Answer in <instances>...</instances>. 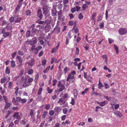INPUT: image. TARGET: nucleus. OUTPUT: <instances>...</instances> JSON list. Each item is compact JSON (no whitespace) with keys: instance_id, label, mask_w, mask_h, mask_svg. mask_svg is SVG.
Segmentation results:
<instances>
[{"instance_id":"nucleus-1","label":"nucleus","mask_w":127,"mask_h":127,"mask_svg":"<svg viewBox=\"0 0 127 127\" xmlns=\"http://www.w3.org/2000/svg\"><path fill=\"white\" fill-rule=\"evenodd\" d=\"M43 13L44 14L45 16L46 17V19L47 16H49L50 13L49 9L46 7L43 6Z\"/></svg>"},{"instance_id":"nucleus-2","label":"nucleus","mask_w":127,"mask_h":127,"mask_svg":"<svg viewBox=\"0 0 127 127\" xmlns=\"http://www.w3.org/2000/svg\"><path fill=\"white\" fill-rule=\"evenodd\" d=\"M58 87H59V91L60 92L63 91L65 89L64 84H62L61 82L60 81H59L58 82Z\"/></svg>"},{"instance_id":"nucleus-3","label":"nucleus","mask_w":127,"mask_h":127,"mask_svg":"<svg viewBox=\"0 0 127 127\" xmlns=\"http://www.w3.org/2000/svg\"><path fill=\"white\" fill-rule=\"evenodd\" d=\"M37 17L39 20H41L43 17V15L42 14V11L40 8L38 9L36 11Z\"/></svg>"},{"instance_id":"nucleus-4","label":"nucleus","mask_w":127,"mask_h":127,"mask_svg":"<svg viewBox=\"0 0 127 127\" xmlns=\"http://www.w3.org/2000/svg\"><path fill=\"white\" fill-rule=\"evenodd\" d=\"M118 32L121 35H123L127 33V29L125 28H121L118 30Z\"/></svg>"},{"instance_id":"nucleus-5","label":"nucleus","mask_w":127,"mask_h":127,"mask_svg":"<svg viewBox=\"0 0 127 127\" xmlns=\"http://www.w3.org/2000/svg\"><path fill=\"white\" fill-rule=\"evenodd\" d=\"M16 99L17 101L18 102H19L22 104L25 103L27 101V100L26 98L22 99L20 97H17Z\"/></svg>"},{"instance_id":"nucleus-6","label":"nucleus","mask_w":127,"mask_h":127,"mask_svg":"<svg viewBox=\"0 0 127 127\" xmlns=\"http://www.w3.org/2000/svg\"><path fill=\"white\" fill-rule=\"evenodd\" d=\"M37 42V40L36 37L33 38L31 40H30L29 42V44L31 45H35L34 44L36 43Z\"/></svg>"},{"instance_id":"nucleus-7","label":"nucleus","mask_w":127,"mask_h":127,"mask_svg":"<svg viewBox=\"0 0 127 127\" xmlns=\"http://www.w3.org/2000/svg\"><path fill=\"white\" fill-rule=\"evenodd\" d=\"M52 20V17L50 16H49L48 17L47 19L45 21V23L46 25H50Z\"/></svg>"},{"instance_id":"nucleus-8","label":"nucleus","mask_w":127,"mask_h":127,"mask_svg":"<svg viewBox=\"0 0 127 127\" xmlns=\"http://www.w3.org/2000/svg\"><path fill=\"white\" fill-rule=\"evenodd\" d=\"M50 25H46L44 28L45 32H49L50 30Z\"/></svg>"},{"instance_id":"nucleus-9","label":"nucleus","mask_w":127,"mask_h":127,"mask_svg":"<svg viewBox=\"0 0 127 127\" xmlns=\"http://www.w3.org/2000/svg\"><path fill=\"white\" fill-rule=\"evenodd\" d=\"M51 14L53 16H57V11L55 8H54L51 9Z\"/></svg>"},{"instance_id":"nucleus-10","label":"nucleus","mask_w":127,"mask_h":127,"mask_svg":"<svg viewBox=\"0 0 127 127\" xmlns=\"http://www.w3.org/2000/svg\"><path fill=\"white\" fill-rule=\"evenodd\" d=\"M35 45L32 46L31 49L32 51L34 53V54H36L38 53V51L36 49V48H35Z\"/></svg>"},{"instance_id":"nucleus-11","label":"nucleus","mask_w":127,"mask_h":127,"mask_svg":"<svg viewBox=\"0 0 127 127\" xmlns=\"http://www.w3.org/2000/svg\"><path fill=\"white\" fill-rule=\"evenodd\" d=\"M99 105L101 106H103L108 103V102L106 101H104L103 102H97Z\"/></svg>"},{"instance_id":"nucleus-12","label":"nucleus","mask_w":127,"mask_h":127,"mask_svg":"<svg viewBox=\"0 0 127 127\" xmlns=\"http://www.w3.org/2000/svg\"><path fill=\"white\" fill-rule=\"evenodd\" d=\"M114 113L116 116L118 117H121L122 116V114L120 112L118 111H115L114 112Z\"/></svg>"},{"instance_id":"nucleus-13","label":"nucleus","mask_w":127,"mask_h":127,"mask_svg":"<svg viewBox=\"0 0 127 127\" xmlns=\"http://www.w3.org/2000/svg\"><path fill=\"white\" fill-rule=\"evenodd\" d=\"M62 12L61 10H60L58 12L57 15L58 20H60L61 19L62 17Z\"/></svg>"},{"instance_id":"nucleus-14","label":"nucleus","mask_w":127,"mask_h":127,"mask_svg":"<svg viewBox=\"0 0 127 127\" xmlns=\"http://www.w3.org/2000/svg\"><path fill=\"white\" fill-rule=\"evenodd\" d=\"M22 19V18L21 17H18V16L17 15L16 16V19L15 21V23H18L20 22Z\"/></svg>"},{"instance_id":"nucleus-15","label":"nucleus","mask_w":127,"mask_h":127,"mask_svg":"<svg viewBox=\"0 0 127 127\" xmlns=\"http://www.w3.org/2000/svg\"><path fill=\"white\" fill-rule=\"evenodd\" d=\"M6 105H5L4 107V108L5 109H7L8 108H9L12 104L10 102H6V103H5Z\"/></svg>"},{"instance_id":"nucleus-16","label":"nucleus","mask_w":127,"mask_h":127,"mask_svg":"<svg viewBox=\"0 0 127 127\" xmlns=\"http://www.w3.org/2000/svg\"><path fill=\"white\" fill-rule=\"evenodd\" d=\"M54 110L57 113H59L62 110L60 107L56 106L54 108Z\"/></svg>"},{"instance_id":"nucleus-17","label":"nucleus","mask_w":127,"mask_h":127,"mask_svg":"<svg viewBox=\"0 0 127 127\" xmlns=\"http://www.w3.org/2000/svg\"><path fill=\"white\" fill-rule=\"evenodd\" d=\"M35 114V112H34V111L33 110H30V115L31 116V117H34Z\"/></svg>"},{"instance_id":"nucleus-18","label":"nucleus","mask_w":127,"mask_h":127,"mask_svg":"<svg viewBox=\"0 0 127 127\" xmlns=\"http://www.w3.org/2000/svg\"><path fill=\"white\" fill-rule=\"evenodd\" d=\"M60 28L58 27H56L54 29V30L58 33L60 32Z\"/></svg>"},{"instance_id":"nucleus-19","label":"nucleus","mask_w":127,"mask_h":127,"mask_svg":"<svg viewBox=\"0 0 127 127\" xmlns=\"http://www.w3.org/2000/svg\"><path fill=\"white\" fill-rule=\"evenodd\" d=\"M71 31H70L68 32L67 35L66 37V38L70 39L71 38Z\"/></svg>"},{"instance_id":"nucleus-20","label":"nucleus","mask_w":127,"mask_h":127,"mask_svg":"<svg viewBox=\"0 0 127 127\" xmlns=\"http://www.w3.org/2000/svg\"><path fill=\"white\" fill-rule=\"evenodd\" d=\"M48 114V111H44L42 115V118L43 119H44L45 118L46 116Z\"/></svg>"},{"instance_id":"nucleus-21","label":"nucleus","mask_w":127,"mask_h":127,"mask_svg":"<svg viewBox=\"0 0 127 127\" xmlns=\"http://www.w3.org/2000/svg\"><path fill=\"white\" fill-rule=\"evenodd\" d=\"M12 102H13L14 104L15 105H18L19 103H18V102L15 98H13L12 100Z\"/></svg>"},{"instance_id":"nucleus-22","label":"nucleus","mask_w":127,"mask_h":127,"mask_svg":"<svg viewBox=\"0 0 127 127\" xmlns=\"http://www.w3.org/2000/svg\"><path fill=\"white\" fill-rule=\"evenodd\" d=\"M10 69L8 67H6L5 70V73L6 74H9L10 73Z\"/></svg>"},{"instance_id":"nucleus-23","label":"nucleus","mask_w":127,"mask_h":127,"mask_svg":"<svg viewBox=\"0 0 127 127\" xmlns=\"http://www.w3.org/2000/svg\"><path fill=\"white\" fill-rule=\"evenodd\" d=\"M21 78V79L20 81V82L22 83H26V78L23 76H22Z\"/></svg>"},{"instance_id":"nucleus-24","label":"nucleus","mask_w":127,"mask_h":127,"mask_svg":"<svg viewBox=\"0 0 127 127\" xmlns=\"http://www.w3.org/2000/svg\"><path fill=\"white\" fill-rule=\"evenodd\" d=\"M114 46L117 54H118L119 52L118 47L115 44L114 45Z\"/></svg>"},{"instance_id":"nucleus-25","label":"nucleus","mask_w":127,"mask_h":127,"mask_svg":"<svg viewBox=\"0 0 127 127\" xmlns=\"http://www.w3.org/2000/svg\"><path fill=\"white\" fill-rule=\"evenodd\" d=\"M87 80V81L89 82H91L92 81L93 78L90 76V75L88 76V77L86 78Z\"/></svg>"},{"instance_id":"nucleus-26","label":"nucleus","mask_w":127,"mask_h":127,"mask_svg":"<svg viewBox=\"0 0 127 127\" xmlns=\"http://www.w3.org/2000/svg\"><path fill=\"white\" fill-rule=\"evenodd\" d=\"M31 13V11L29 10H27L26 11L25 14L27 16H30Z\"/></svg>"},{"instance_id":"nucleus-27","label":"nucleus","mask_w":127,"mask_h":127,"mask_svg":"<svg viewBox=\"0 0 127 127\" xmlns=\"http://www.w3.org/2000/svg\"><path fill=\"white\" fill-rule=\"evenodd\" d=\"M34 64V59H32L30 62L29 63V65L31 66L33 65Z\"/></svg>"},{"instance_id":"nucleus-28","label":"nucleus","mask_w":127,"mask_h":127,"mask_svg":"<svg viewBox=\"0 0 127 127\" xmlns=\"http://www.w3.org/2000/svg\"><path fill=\"white\" fill-rule=\"evenodd\" d=\"M31 35V33L30 30L28 31H27L26 33V36L27 38L29 37Z\"/></svg>"},{"instance_id":"nucleus-29","label":"nucleus","mask_w":127,"mask_h":127,"mask_svg":"<svg viewBox=\"0 0 127 127\" xmlns=\"http://www.w3.org/2000/svg\"><path fill=\"white\" fill-rule=\"evenodd\" d=\"M6 78L5 77L2 78L1 79L0 83L1 84L4 83L6 81Z\"/></svg>"},{"instance_id":"nucleus-30","label":"nucleus","mask_w":127,"mask_h":127,"mask_svg":"<svg viewBox=\"0 0 127 127\" xmlns=\"http://www.w3.org/2000/svg\"><path fill=\"white\" fill-rule=\"evenodd\" d=\"M11 67L12 68L15 67V62L14 61L12 60L11 61Z\"/></svg>"},{"instance_id":"nucleus-31","label":"nucleus","mask_w":127,"mask_h":127,"mask_svg":"<svg viewBox=\"0 0 127 127\" xmlns=\"http://www.w3.org/2000/svg\"><path fill=\"white\" fill-rule=\"evenodd\" d=\"M6 28L7 30H10L12 28L11 26L9 24H7L6 26Z\"/></svg>"},{"instance_id":"nucleus-32","label":"nucleus","mask_w":127,"mask_h":127,"mask_svg":"<svg viewBox=\"0 0 127 127\" xmlns=\"http://www.w3.org/2000/svg\"><path fill=\"white\" fill-rule=\"evenodd\" d=\"M96 16V12H94L93 13V14L92 15V19H95V17Z\"/></svg>"},{"instance_id":"nucleus-33","label":"nucleus","mask_w":127,"mask_h":127,"mask_svg":"<svg viewBox=\"0 0 127 127\" xmlns=\"http://www.w3.org/2000/svg\"><path fill=\"white\" fill-rule=\"evenodd\" d=\"M33 70L32 69H30L28 71V73L29 75H31L33 73Z\"/></svg>"},{"instance_id":"nucleus-34","label":"nucleus","mask_w":127,"mask_h":127,"mask_svg":"<svg viewBox=\"0 0 127 127\" xmlns=\"http://www.w3.org/2000/svg\"><path fill=\"white\" fill-rule=\"evenodd\" d=\"M104 23L103 21L101 22L99 26L101 29H102L104 27Z\"/></svg>"},{"instance_id":"nucleus-35","label":"nucleus","mask_w":127,"mask_h":127,"mask_svg":"<svg viewBox=\"0 0 127 127\" xmlns=\"http://www.w3.org/2000/svg\"><path fill=\"white\" fill-rule=\"evenodd\" d=\"M39 19L36 21V22L38 23V24H43L45 23V21L39 20Z\"/></svg>"},{"instance_id":"nucleus-36","label":"nucleus","mask_w":127,"mask_h":127,"mask_svg":"<svg viewBox=\"0 0 127 127\" xmlns=\"http://www.w3.org/2000/svg\"><path fill=\"white\" fill-rule=\"evenodd\" d=\"M47 90L48 91V92L49 94H50L53 92V90L52 89H50L49 87H47Z\"/></svg>"},{"instance_id":"nucleus-37","label":"nucleus","mask_w":127,"mask_h":127,"mask_svg":"<svg viewBox=\"0 0 127 127\" xmlns=\"http://www.w3.org/2000/svg\"><path fill=\"white\" fill-rule=\"evenodd\" d=\"M10 33L9 32H6L3 34V36L5 37H6L10 35Z\"/></svg>"},{"instance_id":"nucleus-38","label":"nucleus","mask_w":127,"mask_h":127,"mask_svg":"<svg viewBox=\"0 0 127 127\" xmlns=\"http://www.w3.org/2000/svg\"><path fill=\"white\" fill-rule=\"evenodd\" d=\"M89 90L88 88H86L81 93V94L82 95H84L85 93H87V92Z\"/></svg>"},{"instance_id":"nucleus-39","label":"nucleus","mask_w":127,"mask_h":127,"mask_svg":"<svg viewBox=\"0 0 127 127\" xmlns=\"http://www.w3.org/2000/svg\"><path fill=\"white\" fill-rule=\"evenodd\" d=\"M68 77H69V79H70L72 80H73V79H74V77L73 75H72V74L71 73H70L68 75Z\"/></svg>"},{"instance_id":"nucleus-40","label":"nucleus","mask_w":127,"mask_h":127,"mask_svg":"<svg viewBox=\"0 0 127 127\" xmlns=\"http://www.w3.org/2000/svg\"><path fill=\"white\" fill-rule=\"evenodd\" d=\"M50 68V66H49L47 67L46 69L43 71V72L44 73H45L48 72V71L49 70Z\"/></svg>"},{"instance_id":"nucleus-41","label":"nucleus","mask_w":127,"mask_h":127,"mask_svg":"<svg viewBox=\"0 0 127 127\" xmlns=\"http://www.w3.org/2000/svg\"><path fill=\"white\" fill-rule=\"evenodd\" d=\"M39 75L38 74H37L35 76V78L34 79V81L35 83H36L38 79Z\"/></svg>"},{"instance_id":"nucleus-42","label":"nucleus","mask_w":127,"mask_h":127,"mask_svg":"<svg viewBox=\"0 0 127 127\" xmlns=\"http://www.w3.org/2000/svg\"><path fill=\"white\" fill-rule=\"evenodd\" d=\"M55 113V112L53 110H51L49 111V114L51 116H52Z\"/></svg>"},{"instance_id":"nucleus-43","label":"nucleus","mask_w":127,"mask_h":127,"mask_svg":"<svg viewBox=\"0 0 127 127\" xmlns=\"http://www.w3.org/2000/svg\"><path fill=\"white\" fill-rule=\"evenodd\" d=\"M68 0H63V2L64 4V5L65 6H66L67 5L66 4L68 3Z\"/></svg>"},{"instance_id":"nucleus-44","label":"nucleus","mask_w":127,"mask_h":127,"mask_svg":"<svg viewBox=\"0 0 127 127\" xmlns=\"http://www.w3.org/2000/svg\"><path fill=\"white\" fill-rule=\"evenodd\" d=\"M50 107V105L49 104H46L45 106V108L46 110L49 109Z\"/></svg>"},{"instance_id":"nucleus-45","label":"nucleus","mask_w":127,"mask_h":127,"mask_svg":"<svg viewBox=\"0 0 127 127\" xmlns=\"http://www.w3.org/2000/svg\"><path fill=\"white\" fill-rule=\"evenodd\" d=\"M14 21L15 19L14 17H11L10 18L9 21L11 23L14 22Z\"/></svg>"},{"instance_id":"nucleus-46","label":"nucleus","mask_w":127,"mask_h":127,"mask_svg":"<svg viewBox=\"0 0 127 127\" xmlns=\"http://www.w3.org/2000/svg\"><path fill=\"white\" fill-rule=\"evenodd\" d=\"M98 88L100 89H101V88L103 87V86L102 83H98Z\"/></svg>"},{"instance_id":"nucleus-47","label":"nucleus","mask_w":127,"mask_h":127,"mask_svg":"<svg viewBox=\"0 0 127 127\" xmlns=\"http://www.w3.org/2000/svg\"><path fill=\"white\" fill-rule=\"evenodd\" d=\"M24 69H22L20 71V72L19 75V76L20 77L23 74V72H24Z\"/></svg>"},{"instance_id":"nucleus-48","label":"nucleus","mask_w":127,"mask_h":127,"mask_svg":"<svg viewBox=\"0 0 127 127\" xmlns=\"http://www.w3.org/2000/svg\"><path fill=\"white\" fill-rule=\"evenodd\" d=\"M20 9V8L17 6L15 8V13L16 14L17 12L19 11V10Z\"/></svg>"},{"instance_id":"nucleus-49","label":"nucleus","mask_w":127,"mask_h":127,"mask_svg":"<svg viewBox=\"0 0 127 127\" xmlns=\"http://www.w3.org/2000/svg\"><path fill=\"white\" fill-rule=\"evenodd\" d=\"M3 97L5 103H6V102H8V100L7 98L6 97V96L3 95Z\"/></svg>"},{"instance_id":"nucleus-50","label":"nucleus","mask_w":127,"mask_h":127,"mask_svg":"<svg viewBox=\"0 0 127 127\" xmlns=\"http://www.w3.org/2000/svg\"><path fill=\"white\" fill-rule=\"evenodd\" d=\"M82 13H80L78 16V17L79 19L80 20H81L83 19V16L82 15Z\"/></svg>"},{"instance_id":"nucleus-51","label":"nucleus","mask_w":127,"mask_h":127,"mask_svg":"<svg viewBox=\"0 0 127 127\" xmlns=\"http://www.w3.org/2000/svg\"><path fill=\"white\" fill-rule=\"evenodd\" d=\"M13 84V83L11 82H10L8 83L9 86H8V88L9 89H11L12 88V86Z\"/></svg>"},{"instance_id":"nucleus-52","label":"nucleus","mask_w":127,"mask_h":127,"mask_svg":"<svg viewBox=\"0 0 127 127\" xmlns=\"http://www.w3.org/2000/svg\"><path fill=\"white\" fill-rule=\"evenodd\" d=\"M24 83V84H23V86L24 87L26 86H28L31 85L30 84H29V83H28V82H26V83Z\"/></svg>"},{"instance_id":"nucleus-53","label":"nucleus","mask_w":127,"mask_h":127,"mask_svg":"<svg viewBox=\"0 0 127 127\" xmlns=\"http://www.w3.org/2000/svg\"><path fill=\"white\" fill-rule=\"evenodd\" d=\"M108 41L109 44H111L112 42H113L114 41V40H113L111 38H108Z\"/></svg>"},{"instance_id":"nucleus-54","label":"nucleus","mask_w":127,"mask_h":127,"mask_svg":"<svg viewBox=\"0 0 127 127\" xmlns=\"http://www.w3.org/2000/svg\"><path fill=\"white\" fill-rule=\"evenodd\" d=\"M104 85L105 86V89H107L109 88V86L107 83H105L104 84Z\"/></svg>"},{"instance_id":"nucleus-55","label":"nucleus","mask_w":127,"mask_h":127,"mask_svg":"<svg viewBox=\"0 0 127 127\" xmlns=\"http://www.w3.org/2000/svg\"><path fill=\"white\" fill-rule=\"evenodd\" d=\"M46 60L44 59L43 60L42 62V65L43 66H44L46 64Z\"/></svg>"},{"instance_id":"nucleus-56","label":"nucleus","mask_w":127,"mask_h":127,"mask_svg":"<svg viewBox=\"0 0 127 127\" xmlns=\"http://www.w3.org/2000/svg\"><path fill=\"white\" fill-rule=\"evenodd\" d=\"M33 80V78H30L28 79V81L27 82H28V83H31L32 81Z\"/></svg>"},{"instance_id":"nucleus-57","label":"nucleus","mask_w":127,"mask_h":127,"mask_svg":"<svg viewBox=\"0 0 127 127\" xmlns=\"http://www.w3.org/2000/svg\"><path fill=\"white\" fill-rule=\"evenodd\" d=\"M76 54L77 55H78L79 54V49L78 47H76Z\"/></svg>"},{"instance_id":"nucleus-58","label":"nucleus","mask_w":127,"mask_h":127,"mask_svg":"<svg viewBox=\"0 0 127 127\" xmlns=\"http://www.w3.org/2000/svg\"><path fill=\"white\" fill-rule=\"evenodd\" d=\"M18 54L20 55L23 56L24 55V53L21 50H19L18 51Z\"/></svg>"},{"instance_id":"nucleus-59","label":"nucleus","mask_w":127,"mask_h":127,"mask_svg":"<svg viewBox=\"0 0 127 127\" xmlns=\"http://www.w3.org/2000/svg\"><path fill=\"white\" fill-rule=\"evenodd\" d=\"M57 80L56 79H54L53 81V86H55L56 85V84L57 83Z\"/></svg>"},{"instance_id":"nucleus-60","label":"nucleus","mask_w":127,"mask_h":127,"mask_svg":"<svg viewBox=\"0 0 127 127\" xmlns=\"http://www.w3.org/2000/svg\"><path fill=\"white\" fill-rule=\"evenodd\" d=\"M19 113L18 112H15L13 115V117L14 118L16 117L18 115Z\"/></svg>"},{"instance_id":"nucleus-61","label":"nucleus","mask_w":127,"mask_h":127,"mask_svg":"<svg viewBox=\"0 0 127 127\" xmlns=\"http://www.w3.org/2000/svg\"><path fill=\"white\" fill-rule=\"evenodd\" d=\"M63 113L64 114H66L67 112V109L66 108H63Z\"/></svg>"},{"instance_id":"nucleus-62","label":"nucleus","mask_w":127,"mask_h":127,"mask_svg":"<svg viewBox=\"0 0 127 127\" xmlns=\"http://www.w3.org/2000/svg\"><path fill=\"white\" fill-rule=\"evenodd\" d=\"M42 47L41 46H39L37 47L36 48V49L38 51L40 50L42 48Z\"/></svg>"},{"instance_id":"nucleus-63","label":"nucleus","mask_w":127,"mask_h":127,"mask_svg":"<svg viewBox=\"0 0 127 127\" xmlns=\"http://www.w3.org/2000/svg\"><path fill=\"white\" fill-rule=\"evenodd\" d=\"M37 31V30L35 28L32 29L31 31L32 33H35Z\"/></svg>"},{"instance_id":"nucleus-64","label":"nucleus","mask_w":127,"mask_h":127,"mask_svg":"<svg viewBox=\"0 0 127 127\" xmlns=\"http://www.w3.org/2000/svg\"><path fill=\"white\" fill-rule=\"evenodd\" d=\"M87 7V6L86 4H83L82 5V8L83 10H84L85 8Z\"/></svg>"}]
</instances>
